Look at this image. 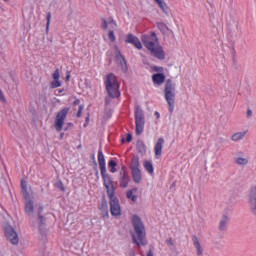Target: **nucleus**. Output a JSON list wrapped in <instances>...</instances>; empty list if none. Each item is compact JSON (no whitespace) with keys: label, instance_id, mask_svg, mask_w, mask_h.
<instances>
[{"label":"nucleus","instance_id":"obj_1","mask_svg":"<svg viewBox=\"0 0 256 256\" xmlns=\"http://www.w3.org/2000/svg\"><path fill=\"white\" fill-rule=\"evenodd\" d=\"M98 165L100 167L101 177L103 179L104 187H106L108 198L110 199V213L112 217H121V204L119 199L115 196V187L113 186V180L107 173V163L105 162V155L103 150L98 151Z\"/></svg>","mask_w":256,"mask_h":256},{"label":"nucleus","instance_id":"obj_2","mask_svg":"<svg viewBox=\"0 0 256 256\" xmlns=\"http://www.w3.org/2000/svg\"><path fill=\"white\" fill-rule=\"evenodd\" d=\"M141 41L144 47L160 61L165 59V51H163V46L159 45V38L155 32H151L150 35H142Z\"/></svg>","mask_w":256,"mask_h":256},{"label":"nucleus","instance_id":"obj_3","mask_svg":"<svg viewBox=\"0 0 256 256\" xmlns=\"http://www.w3.org/2000/svg\"><path fill=\"white\" fill-rule=\"evenodd\" d=\"M132 225L134 227V233H132V243L138 247H145L147 245V234L145 233V225L141 221L139 216L134 215L132 217Z\"/></svg>","mask_w":256,"mask_h":256},{"label":"nucleus","instance_id":"obj_4","mask_svg":"<svg viewBox=\"0 0 256 256\" xmlns=\"http://www.w3.org/2000/svg\"><path fill=\"white\" fill-rule=\"evenodd\" d=\"M104 85L109 97L112 99H115L121 95V92H119V82L117 81V76H115L113 73L106 76Z\"/></svg>","mask_w":256,"mask_h":256},{"label":"nucleus","instance_id":"obj_5","mask_svg":"<svg viewBox=\"0 0 256 256\" xmlns=\"http://www.w3.org/2000/svg\"><path fill=\"white\" fill-rule=\"evenodd\" d=\"M164 98L166 103H168L170 113H173L175 111V83L171 79H168L165 83Z\"/></svg>","mask_w":256,"mask_h":256},{"label":"nucleus","instance_id":"obj_6","mask_svg":"<svg viewBox=\"0 0 256 256\" xmlns=\"http://www.w3.org/2000/svg\"><path fill=\"white\" fill-rule=\"evenodd\" d=\"M141 163L139 162V157H134L130 164V171L132 174V179L134 183H141Z\"/></svg>","mask_w":256,"mask_h":256},{"label":"nucleus","instance_id":"obj_7","mask_svg":"<svg viewBox=\"0 0 256 256\" xmlns=\"http://www.w3.org/2000/svg\"><path fill=\"white\" fill-rule=\"evenodd\" d=\"M68 114L69 108H63L57 113L54 127L58 133H61V131H63V125H65V119H67Z\"/></svg>","mask_w":256,"mask_h":256},{"label":"nucleus","instance_id":"obj_8","mask_svg":"<svg viewBox=\"0 0 256 256\" xmlns=\"http://www.w3.org/2000/svg\"><path fill=\"white\" fill-rule=\"evenodd\" d=\"M135 125H136V135H141L145 129V115H143V110L136 109L135 111Z\"/></svg>","mask_w":256,"mask_h":256},{"label":"nucleus","instance_id":"obj_9","mask_svg":"<svg viewBox=\"0 0 256 256\" xmlns=\"http://www.w3.org/2000/svg\"><path fill=\"white\" fill-rule=\"evenodd\" d=\"M4 235L12 245H19V234L15 231L13 226H5L4 227Z\"/></svg>","mask_w":256,"mask_h":256},{"label":"nucleus","instance_id":"obj_10","mask_svg":"<svg viewBox=\"0 0 256 256\" xmlns=\"http://www.w3.org/2000/svg\"><path fill=\"white\" fill-rule=\"evenodd\" d=\"M248 205L250 207L251 213L256 216V186H253L250 189L249 195H248Z\"/></svg>","mask_w":256,"mask_h":256},{"label":"nucleus","instance_id":"obj_11","mask_svg":"<svg viewBox=\"0 0 256 256\" xmlns=\"http://www.w3.org/2000/svg\"><path fill=\"white\" fill-rule=\"evenodd\" d=\"M125 43H130L131 45H134V47L138 50L143 49V44L141 43V40H139L137 36L133 34H128L126 36Z\"/></svg>","mask_w":256,"mask_h":256},{"label":"nucleus","instance_id":"obj_12","mask_svg":"<svg viewBox=\"0 0 256 256\" xmlns=\"http://www.w3.org/2000/svg\"><path fill=\"white\" fill-rule=\"evenodd\" d=\"M61 78V74L59 73V69H56L52 74V79L54 81L51 82L50 87L51 89H57L61 87V81L59 80Z\"/></svg>","mask_w":256,"mask_h":256},{"label":"nucleus","instance_id":"obj_13","mask_svg":"<svg viewBox=\"0 0 256 256\" xmlns=\"http://www.w3.org/2000/svg\"><path fill=\"white\" fill-rule=\"evenodd\" d=\"M163 145H165V139L159 138L154 146V153L156 159H159V157H161V155L163 154Z\"/></svg>","mask_w":256,"mask_h":256},{"label":"nucleus","instance_id":"obj_14","mask_svg":"<svg viewBox=\"0 0 256 256\" xmlns=\"http://www.w3.org/2000/svg\"><path fill=\"white\" fill-rule=\"evenodd\" d=\"M152 83L157 85L158 87L165 83V74L163 73H156L152 75Z\"/></svg>","mask_w":256,"mask_h":256},{"label":"nucleus","instance_id":"obj_15","mask_svg":"<svg viewBox=\"0 0 256 256\" xmlns=\"http://www.w3.org/2000/svg\"><path fill=\"white\" fill-rule=\"evenodd\" d=\"M108 27L114 31L117 28V22L113 19H110L108 22L105 19H102V29L107 31Z\"/></svg>","mask_w":256,"mask_h":256},{"label":"nucleus","instance_id":"obj_16","mask_svg":"<svg viewBox=\"0 0 256 256\" xmlns=\"http://www.w3.org/2000/svg\"><path fill=\"white\" fill-rule=\"evenodd\" d=\"M115 61L121 69L125 70L127 69V61L125 60V57L121 55V52H118V54L115 56Z\"/></svg>","mask_w":256,"mask_h":256},{"label":"nucleus","instance_id":"obj_17","mask_svg":"<svg viewBox=\"0 0 256 256\" xmlns=\"http://www.w3.org/2000/svg\"><path fill=\"white\" fill-rule=\"evenodd\" d=\"M119 183L122 189H127V187H129V174H127V172L123 173L122 177L119 180Z\"/></svg>","mask_w":256,"mask_h":256},{"label":"nucleus","instance_id":"obj_18","mask_svg":"<svg viewBox=\"0 0 256 256\" xmlns=\"http://www.w3.org/2000/svg\"><path fill=\"white\" fill-rule=\"evenodd\" d=\"M192 241H193L194 247L197 251V255H203V248L201 247V243L199 242V238H197V236H193Z\"/></svg>","mask_w":256,"mask_h":256},{"label":"nucleus","instance_id":"obj_19","mask_svg":"<svg viewBox=\"0 0 256 256\" xmlns=\"http://www.w3.org/2000/svg\"><path fill=\"white\" fill-rule=\"evenodd\" d=\"M228 225H229V216H223L219 224L220 231H227Z\"/></svg>","mask_w":256,"mask_h":256},{"label":"nucleus","instance_id":"obj_20","mask_svg":"<svg viewBox=\"0 0 256 256\" xmlns=\"http://www.w3.org/2000/svg\"><path fill=\"white\" fill-rule=\"evenodd\" d=\"M143 165H144L145 171H147L149 175H153V173L155 172V168H153V162L146 160L144 161Z\"/></svg>","mask_w":256,"mask_h":256},{"label":"nucleus","instance_id":"obj_21","mask_svg":"<svg viewBox=\"0 0 256 256\" xmlns=\"http://www.w3.org/2000/svg\"><path fill=\"white\" fill-rule=\"evenodd\" d=\"M21 189H22V195L24 199L27 201V199H29V190L27 189V181L21 180Z\"/></svg>","mask_w":256,"mask_h":256},{"label":"nucleus","instance_id":"obj_22","mask_svg":"<svg viewBox=\"0 0 256 256\" xmlns=\"http://www.w3.org/2000/svg\"><path fill=\"white\" fill-rule=\"evenodd\" d=\"M247 132H236L231 136L232 141H241V139H245Z\"/></svg>","mask_w":256,"mask_h":256},{"label":"nucleus","instance_id":"obj_23","mask_svg":"<svg viewBox=\"0 0 256 256\" xmlns=\"http://www.w3.org/2000/svg\"><path fill=\"white\" fill-rule=\"evenodd\" d=\"M33 211H34L33 201L28 200L25 204V213H27V215H33Z\"/></svg>","mask_w":256,"mask_h":256},{"label":"nucleus","instance_id":"obj_24","mask_svg":"<svg viewBox=\"0 0 256 256\" xmlns=\"http://www.w3.org/2000/svg\"><path fill=\"white\" fill-rule=\"evenodd\" d=\"M234 162L236 163V165L245 166L249 164V159L243 157H236L234 159Z\"/></svg>","mask_w":256,"mask_h":256},{"label":"nucleus","instance_id":"obj_25","mask_svg":"<svg viewBox=\"0 0 256 256\" xmlns=\"http://www.w3.org/2000/svg\"><path fill=\"white\" fill-rule=\"evenodd\" d=\"M158 7L163 11V13H167V3H165V0H154Z\"/></svg>","mask_w":256,"mask_h":256},{"label":"nucleus","instance_id":"obj_26","mask_svg":"<svg viewBox=\"0 0 256 256\" xmlns=\"http://www.w3.org/2000/svg\"><path fill=\"white\" fill-rule=\"evenodd\" d=\"M108 168L110 173H117V162H115L114 160H110L108 162Z\"/></svg>","mask_w":256,"mask_h":256},{"label":"nucleus","instance_id":"obj_27","mask_svg":"<svg viewBox=\"0 0 256 256\" xmlns=\"http://www.w3.org/2000/svg\"><path fill=\"white\" fill-rule=\"evenodd\" d=\"M137 149H138L139 153H147V146L143 142L137 143Z\"/></svg>","mask_w":256,"mask_h":256},{"label":"nucleus","instance_id":"obj_28","mask_svg":"<svg viewBox=\"0 0 256 256\" xmlns=\"http://www.w3.org/2000/svg\"><path fill=\"white\" fill-rule=\"evenodd\" d=\"M128 199H131V201H133V203H135V201H137V196L133 195V190H129L126 194Z\"/></svg>","mask_w":256,"mask_h":256},{"label":"nucleus","instance_id":"obj_29","mask_svg":"<svg viewBox=\"0 0 256 256\" xmlns=\"http://www.w3.org/2000/svg\"><path fill=\"white\" fill-rule=\"evenodd\" d=\"M108 38L112 43H115L117 38L115 37V32L113 30H109Z\"/></svg>","mask_w":256,"mask_h":256},{"label":"nucleus","instance_id":"obj_30","mask_svg":"<svg viewBox=\"0 0 256 256\" xmlns=\"http://www.w3.org/2000/svg\"><path fill=\"white\" fill-rule=\"evenodd\" d=\"M46 31H49V25H51V12H48L46 15Z\"/></svg>","mask_w":256,"mask_h":256},{"label":"nucleus","instance_id":"obj_31","mask_svg":"<svg viewBox=\"0 0 256 256\" xmlns=\"http://www.w3.org/2000/svg\"><path fill=\"white\" fill-rule=\"evenodd\" d=\"M152 71H154V73H163V71H165V69L161 66H153Z\"/></svg>","mask_w":256,"mask_h":256},{"label":"nucleus","instance_id":"obj_32","mask_svg":"<svg viewBox=\"0 0 256 256\" xmlns=\"http://www.w3.org/2000/svg\"><path fill=\"white\" fill-rule=\"evenodd\" d=\"M42 211H43V208L40 207V208L38 209V217H39L40 223L43 224V221H45V218H44L43 216H41V212H42Z\"/></svg>","mask_w":256,"mask_h":256},{"label":"nucleus","instance_id":"obj_33","mask_svg":"<svg viewBox=\"0 0 256 256\" xmlns=\"http://www.w3.org/2000/svg\"><path fill=\"white\" fill-rule=\"evenodd\" d=\"M83 109H85V106L80 105L79 109H78V112L76 114V117H81V114L83 113Z\"/></svg>","mask_w":256,"mask_h":256},{"label":"nucleus","instance_id":"obj_34","mask_svg":"<svg viewBox=\"0 0 256 256\" xmlns=\"http://www.w3.org/2000/svg\"><path fill=\"white\" fill-rule=\"evenodd\" d=\"M56 187L60 189L61 191H65V186L63 185V182L59 181L56 183Z\"/></svg>","mask_w":256,"mask_h":256},{"label":"nucleus","instance_id":"obj_35","mask_svg":"<svg viewBox=\"0 0 256 256\" xmlns=\"http://www.w3.org/2000/svg\"><path fill=\"white\" fill-rule=\"evenodd\" d=\"M126 141H127V143H131V141H133V136L131 134H127Z\"/></svg>","mask_w":256,"mask_h":256},{"label":"nucleus","instance_id":"obj_36","mask_svg":"<svg viewBox=\"0 0 256 256\" xmlns=\"http://www.w3.org/2000/svg\"><path fill=\"white\" fill-rule=\"evenodd\" d=\"M0 101H3L5 103V96L3 95V91L0 90Z\"/></svg>","mask_w":256,"mask_h":256},{"label":"nucleus","instance_id":"obj_37","mask_svg":"<svg viewBox=\"0 0 256 256\" xmlns=\"http://www.w3.org/2000/svg\"><path fill=\"white\" fill-rule=\"evenodd\" d=\"M167 245L173 246V239L169 238L168 240H166Z\"/></svg>","mask_w":256,"mask_h":256},{"label":"nucleus","instance_id":"obj_38","mask_svg":"<svg viewBox=\"0 0 256 256\" xmlns=\"http://www.w3.org/2000/svg\"><path fill=\"white\" fill-rule=\"evenodd\" d=\"M251 115H253V111H251V109L247 110V117H251Z\"/></svg>","mask_w":256,"mask_h":256},{"label":"nucleus","instance_id":"obj_39","mask_svg":"<svg viewBox=\"0 0 256 256\" xmlns=\"http://www.w3.org/2000/svg\"><path fill=\"white\" fill-rule=\"evenodd\" d=\"M71 79V73L68 72L67 75H66V81H69Z\"/></svg>","mask_w":256,"mask_h":256},{"label":"nucleus","instance_id":"obj_40","mask_svg":"<svg viewBox=\"0 0 256 256\" xmlns=\"http://www.w3.org/2000/svg\"><path fill=\"white\" fill-rule=\"evenodd\" d=\"M79 103H81V100H80V99H76V100L74 101V105H79Z\"/></svg>","mask_w":256,"mask_h":256},{"label":"nucleus","instance_id":"obj_41","mask_svg":"<svg viewBox=\"0 0 256 256\" xmlns=\"http://www.w3.org/2000/svg\"><path fill=\"white\" fill-rule=\"evenodd\" d=\"M65 134L64 133H61L60 134V139H63V136H64Z\"/></svg>","mask_w":256,"mask_h":256},{"label":"nucleus","instance_id":"obj_42","mask_svg":"<svg viewBox=\"0 0 256 256\" xmlns=\"http://www.w3.org/2000/svg\"><path fill=\"white\" fill-rule=\"evenodd\" d=\"M155 115H156L157 117H159V112H155Z\"/></svg>","mask_w":256,"mask_h":256},{"label":"nucleus","instance_id":"obj_43","mask_svg":"<svg viewBox=\"0 0 256 256\" xmlns=\"http://www.w3.org/2000/svg\"><path fill=\"white\" fill-rule=\"evenodd\" d=\"M105 209H106V213L108 214V212H107V205H105Z\"/></svg>","mask_w":256,"mask_h":256},{"label":"nucleus","instance_id":"obj_44","mask_svg":"<svg viewBox=\"0 0 256 256\" xmlns=\"http://www.w3.org/2000/svg\"><path fill=\"white\" fill-rule=\"evenodd\" d=\"M59 93H63V90H59Z\"/></svg>","mask_w":256,"mask_h":256},{"label":"nucleus","instance_id":"obj_45","mask_svg":"<svg viewBox=\"0 0 256 256\" xmlns=\"http://www.w3.org/2000/svg\"><path fill=\"white\" fill-rule=\"evenodd\" d=\"M86 121H89V116L86 118Z\"/></svg>","mask_w":256,"mask_h":256}]
</instances>
